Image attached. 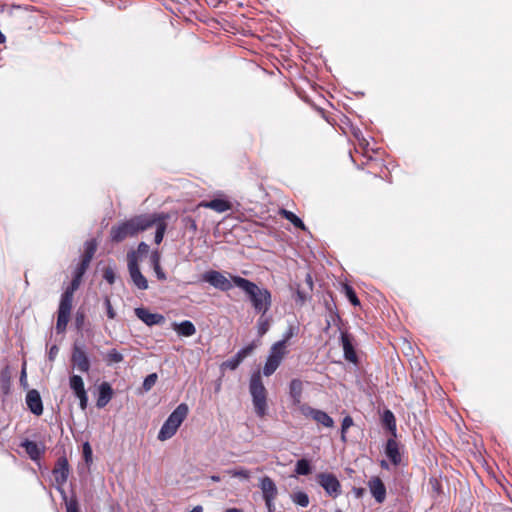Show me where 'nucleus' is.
I'll list each match as a JSON object with an SVG mask.
<instances>
[{"mask_svg":"<svg viewBox=\"0 0 512 512\" xmlns=\"http://www.w3.org/2000/svg\"><path fill=\"white\" fill-rule=\"evenodd\" d=\"M230 279H232L236 287L240 288L247 295L255 313H268L272 306V294L267 288L260 287L255 282L238 275L230 274Z\"/></svg>","mask_w":512,"mask_h":512,"instance_id":"nucleus-1","label":"nucleus"},{"mask_svg":"<svg viewBox=\"0 0 512 512\" xmlns=\"http://www.w3.org/2000/svg\"><path fill=\"white\" fill-rule=\"evenodd\" d=\"M154 223L155 220L149 217L148 214L136 215L116 226H112L110 238L113 242H122L128 237H134L138 233L148 230L154 226Z\"/></svg>","mask_w":512,"mask_h":512,"instance_id":"nucleus-2","label":"nucleus"},{"mask_svg":"<svg viewBox=\"0 0 512 512\" xmlns=\"http://www.w3.org/2000/svg\"><path fill=\"white\" fill-rule=\"evenodd\" d=\"M81 279L82 278H77V276L74 275L70 286L61 295L57 313V333H63L67 328V324L69 322L72 309L73 294L74 291L78 289Z\"/></svg>","mask_w":512,"mask_h":512,"instance_id":"nucleus-3","label":"nucleus"},{"mask_svg":"<svg viewBox=\"0 0 512 512\" xmlns=\"http://www.w3.org/2000/svg\"><path fill=\"white\" fill-rule=\"evenodd\" d=\"M188 412L189 408L186 403L179 404L163 423L157 438L160 441H166L172 438L176 434L180 425L186 419Z\"/></svg>","mask_w":512,"mask_h":512,"instance_id":"nucleus-4","label":"nucleus"},{"mask_svg":"<svg viewBox=\"0 0 512 512\" xmlns=\"http://www.w3.org/2000/svg\"><path fill=\"white\" fill-rule=\"evenodd\" d=\"M249 391L252 397L255 413L258 417H264L267 413V391L262 382L259 371L251 375Z\"/></svg>","mask_w":512,"mask_h":512,"instance_id":"nucleus-5","label":"nucleus"},{"mask_svg":"<svg viewBox=\"0 0 512 512\" xmlns=\"http://www.w3.org/2000/svg\"><path fill=\"white\" fill-rule=\"evenodd\" d=\"M52 474L57 484L56 489L60 493L62 500H69V497L63 489V485L67 482L70 474V467L66 456H61L57 459Z\"/></svg>","mask_w":512,"mask_h":512,"instance_id":"nucleus-6","label":"nucleus"},{"mask_svg":"<svg viewBox=\"0 0 512 512\" xmlns=\"http://www.w3.org/2000/svg\"><path fill=\"white\" fill-rule=\"evenodd\" d=\"M71 361L73 366L82 373H88L91 367L90 359L83 343L75 342L72 347Z\"/></svg>","mask_w":512,"mask_h":512,"instance_id":"nucleus-7","label":"nucleus"},{"mask_svg":"<svg viewBox=\"0 0 512 512\" xmlns=\"http://www.w3.org/2000/svg\"><path fill=\"white\" fill-rule=\"evenodd\" d=\"M202 281L223 292L229 291L234 285L232 279L229 280L223 273L217 270H209L203 273Z\"/></svg>","mask_w":512,"mask_h":512,"instance_id":"nucleus-8","label":"nucleus"},{"mask_svg":"<svg viewBox=\"0 0 512 512\" xmlns=\"http://www.w3.org/2000/svg\"><path fill=\"white\" fill-rule=\"evenodd\" d=\"M316 479L329 496L336 498L341 494V484L334 474L322 472L316 476Z\"/></svg>","mask_w":512,"mask_h":512,"instance_id":"nucleus-9","label":"nucleus"},{"mask_svg":"<svg viewBox=\"0 0 512 512\" xmlns=\"http://www.w3.org/2000/svg\"><path fill=\"white\" fill-rule=\"evenodd\" d=\"M128 269L133 284L140 290H146L148 288V281L140 271L134 251L128 253Z\"/></svg>","mask_w":512,"mask_h":512,"instance_id":"nucleus-10","label":"nucleus"},{"mask_svg":"<svg viewBox=\"0 0 512 512\" xmlns=\"http://www.w3.org/2000/svg\"><path fill=\"white\" fill-rule=\"evenodd\" d=\"M303 415L307 417H311L318 424L323 425L327 428H332L334 426V420L330 417L325 411L312 408L310 406H303L301 408Z\"/></svg>","mask_w":512,"mask_h":512,"instance_id":"nucleus-11","label":"nucleus"},{"mask_svg":"<svg viewBox=\"0 0 512 512\" xmlns=\"http://www.w3.org/2000/svg\"><path fill=\"white\" fill-rule=\"evenodd\" d=\"M259 488L264 502L275 501L278 496V488L269 476H263L259 480Z\"/></svg>","mask_w":512,"mask_h":512,"instance_id":"nucleus-12","label":"nucleus"},{"mask_svg":"<svg viewBox=\"0 0 512 512\" xmlns=\"http://www.w3.org/2000/svg\"><path fill=\"white\" fill-rule=\"evenodd\" d=\"M367 486L375 501L378 504H382L386 499V486L378 476H372Z\"/></svg>","mask_w":512,"mask_h":512,"instance_id":"nucleus-13","label":"nucleus"},{"mask_svg":"<svg viewBox=\"0 0 512 512\" xmlns=\"http://www.w3.org/2000/svg\"><path fill=\"white\" fill-rule=\"evenodd\" d=\"M136 316L147 326L161 325L165 322V317L159 313H151L146 308H136Z\"/></svg>","mask_w":512,"mask_h":512,"instance_id":"nucleus-14","label":"nucleus"},{"mask_svg":"<svg viewBox=\"0 0 512 512\" xmlns=\"http://www.w3.org/2000/svg\"><path fill=\"white\" fill-rule=\"evenodd\" d=\"M148 216L155 220L154 226H156V231L154 241L156 244H160L167 228L166 220L169 218V215L165 213H154L148 214Z\"/></svg>","mask_w":512,"mask_h":512,"instance_id":"nucleus-15","label":"nucleus"},{"mask_svg":"<svg viewBox=\"0 0 512 512\" xmlns=\"http://www.w3.org/2000/svg\"><path fill=\"white\" fill-rule=\"evenodd\" d=\"M344 358L352 363H356L358 358L353 346V337L347 332H341L340 336Z\"/></svg>","mask_w":512,"mask_h":512,"instance_id":"nucleus-16","label":"nucleus"},{"mask_svg":"<svg viewBox=\"0 0 512 512\" xmlns=\"http://www.w3.org/2000/svg\"><path fill=\"white\" fill-rule=\"evenodd\" d=\"M26 404L28 409L36 416H40L43 413V403L40 393L32 389L26 394Z\"/></svg>","mask_w":512,"mask_h":512,"instance_id":"nucleus-17","label":"nucleus"},{"mask_svg":"<svg viewBox=\"0 0 512 512\" xmlns=\"http://www.w3.org/2000/svg\"><path fill=\"white\" fill-rule=\"evenodd\" d=\"M200 207L209 208L218 213H223L232 209V203L227 199L215 198L210 201H202Z\"/></svg>","mask_w":512,"mask_h":512,"instance_id":"nucleus-18","label":"nucleus"},{"mask_svg":"<svg viewBox=\"0 0 512 512\" xmlns=\"http://www.w3.org/2000/svg\"><path fill=\"white\" fill-rule=\"evenodd\" d=\"M385 454L393 465L398 466L401 463L399 444L394 437L387 440L385 446Z\"/></svg>","mask_w":512,"mask_h":512,"instance_id":"nucleus-19","label":"nucleus"},{"mask_svg":"<svg viewBox=\"0 0 512 512\" xmlns=\"http://www.w3.org/2000/svg\"><path fill=\"white\" fill-rule=\"evenodd\" d=\"M113 389L108 382H102L98 387V398L96 406L98 408H104L112 399Z\"/></svg>","mask_w":512,"mask_h":512,"instance_id":"nucleus-20","label":"nucleus"},{"mask_svg":"<svg viewBox=\"0 0 512 512\" xmlns=\"http://www.w3.org/2000/svg\"><path fill=\"white\" fill-rule=\"evenodd\" d=\"M21 446L25 449L32 461H37L44 454L45 447L38 445L36 442L26 439Z\"/></svg>","mask_w":512,"mask_h":512,"instance_id":"nucleus-21","label":"nucleus"},{"mask_svg":"<svg viewBox=\"0 0 512 512\" xmlns=\"http://www.w3.org/2000/svg\"><path fill=\"white\" fill-rule=\"evenodd\" d=\"M174 331L182 337H191L196 333V327L190 320L172 324Z\"/></svg>","mask_w":512,"mask_h":512,"instance_id":"nucleus-22","label":"nucleus"},{"mask_svg":"<svg viewBox=\"0 0 512 512\" xmlns=\"http://www.w3.org/2000/svg\"><path fill=\"white\" fill-rule=\"evenodd\" d=\"M303 391V384L300 379H293L289 384V395L293 400L294 404H299L301 402Z\"/></svg>","mask_w":512,"mask_h":512,"instance_id":"nucleus-23","label":"nucleus"},{"mask_svg":"<svg viewBox=\"0 0 512 512\" xmlns=\"http://www.w3.org/2000/svg\"><path fill=\"white\" fill-rule=\"evenodd\" d=\"M382 423L387 428V430L391 433L392 437L396 438L397 436V427H396V419L392 411L385 410L382 415Z\"/></svg>","mask_w":512,"mask_h":512,"instance_id":"nucleus-24","label":"nucleus"},{"mask_svg":"<svg viewBox=\"0 0 512 512\" xmlns=\"http://www.w3.org/2000/svg\"><path fill=\"white\" fill-rule=\"evenodd\" d=\"M103 359L107 366H112L122 362L124 360V356L118 350L110 349L103 355Z\"/></svg>","mask_w":512,"mask_h":512,"instance_id":"nucleus-25","label":"nucleus"},{"mask_svg":"<svg viewBox=\"0 0 512 512\" xmlns=\"http://www.w3.org/2000/svg\"><path fill=\"white\" fill-rule=\"evenodd\" d=\"M286 353L287 351L284 342L277 341L272 345L268 356L274 357V359L281 362Z\"/></svg>","mask_w":512,"mask_h":512,"instance_id":"nucleus-26","label":"nucleus"},{"mask_svg":"<svg viewBox=\"0 0 512 512\" xmlns=\"http://www.w3.org/2000/svg\"><path fill=\"white\" fill-rule=\"evenodd\" d=\"M69 385L72 391L74 392L75 396L79 395L80 393L86 392L83 379L79 375H72L69 379Z\"/></svg>","mask_w":512,"mask_h":512,"instance_id":"nucleus-27","label":"nucleus"},{"mask_svg":"<svg viewBox=\"0 0 512 512\" xmlns=\"http://www.w3.org/2000/svg\"><path fill=\"white\" fill-rule=\"evenodd\" d=\"M271 323V317L267 316V314H260V317L257 320V333L258 336L262 337L265 335L269 328Z\"/></svg>","mask_w":512,"mask_h":512,"instance_id":"nucleus-28","label":"nucleus"},{"mask_svg":"<svg viewBox=\"0 0 512 512\" xmlns=\"http://www.w3.org/2000/svg\"><path fill=\"white\" fill-rule=\"evenodd\" d=\"M280 214L286 220L291 222L296 228L303 229V230L305 229V225H304L303 221L297 215H295L292 211L282 209L280 211Z\"/></svg>","mask_w":512,"mask_h":512,"instance_id":"nucleus-29","label":"nucleus"},{"mask_svg":"<svg viewBox=\"0 0 512 512\" xmlns=\"http://www.w3.org/2000/svg\"><path fill=\"white\" fill-rule=\"evenodd\" d=\"M312 471V467L310 461L302 458L296 462L295 465V473L298 475L306 476L309 475Z\"/></svg>","mask_w":512,"mask_h":512,"instance_id":"nucleus-30","label":"nucleus"},{"mask_svg":"<svg viewBox=\"0 0 512 512\" xmlns=\"http://www.w3.org/2000/svg\"><path fill=\"white\" fill-rule=\"evenodd\" d=\"M280 364V361L274 359V357L268 356L263 367V374L267 377L271 376L277 370Z\"/></svg>","mask_w":512,"mask_h":512,"instance_id":"nucleus-31","label":"nucleus"},{"mask_svg":"<svg viewBox=\"0 0 512 512\" xmlns=\"http://www.w3.org/2000/svg\"><path fill=\"white\" fill-rule=\"evenodd\" d=\"M291 500L294 504L306 508L309 505V496L303 491L294 492L291 495Z\"/></svg>","mask_w":512,"mask_h":512,"instance_id":"nucleus-32","label":"nucleus"},{"mask_svg":"<svg viewBox=\"0 0 512 512\" xmlns=\"http://www.w3.org/2000/svg\"><path fill=\"white\" fill-rule=\"evenodd\" d=\"M242 363V361L237 358L236 355L232 356L231 358L227 359L226 361L222 362L220 368L221 370H236L238 366Z\"/></svg>","mask_w":512,"mask_h":512,"instance_id":"nucleus-33","label":"nucleus"},{"mask_svg":"<svg viewBox=\"0 0 512 512\" xmlns=\"http://www.w3.org/2000/svg\"><path fill=\"white\" fill-rule=\"evenodd\" d=\"M96 252V242L95 240H89L85 243V252L82 258L87 260H92L94 254Z\"/></svg>","mask_w":512,"mask_h":512,"instance_id":"nucleus-34","label":"nucleus"},{"mask_svg":"<svg viewBox=\"0 0 512 512\" xmlns=\"http://www.w3.org/2000/svg\"><path fill=\"white\" fill-rule=\"evenodd\" d=\"M66 512H79V503L76 495L73 493L69 500L64 501Z\"/></svg>","mask_w":512,"mask_h":512,"instance_id":"nucleus-35","label":"nucleus"},{"mask_svg":"<svg viewBox=\"0 0 512 512\" xmlns=\"http://www.w3.org/2000/svg\"><path fill=\"white\" fill-rule=\"evenodd\" d=\"M353 425V418L349 415L345 416L341 424V440L346 442L347 430Z\"/></svg>","mask_w":512,"mask_h":512,"instance_id":"nucleus-36","label":"nucleus"},{"mask_svg":"<svg viewBox=\"0 0 512 512\" xmlns=\"http://www.w3.org/2000/svg\"><path fill=\"white\" fill-rule=\"evenodd\" d=\"M344 291L345 295L348 298V300L351 302L352 305L358 306L360 304V301L354 291V289L349 285H344Z\"/></svg>","mask_w":512,"mask_h":512,"instance_id":"nucleus-37","label":"nucleus"},{"mask_svg":"<svg viewBox=\"0 0 512 512\" xmlns=\"http://www.w3.org/2000/svg\"><path fill=\"white\" fill-rule=\"evenodd\" d=\"M157 379L158 376L156 373H151L148 376H146L142 384L143 390L145 392L150 391L152 387L155 385Z\"/></svg>","mask_w":512,"mask_h":512,"instance_id":"nucleus-38","label":"nucleus"},{"mask_svg":"<svg viewBox=\"0 0 512 512\" xmlns=\"http://www.w3.org/2000/svg\"><path fill=\"white\" fill-rule=\"evenodd\" d=\"M255 347L256 346L254 343H250V344L246 345L245 347L241 348L235 355L237 356V358H239L241 361H243L246 357H248L249 355L252 354Z\"/></svg>","mask_w":512,"mask_h":512,"instance_id":"nucleus-39","label":"nucleus"},{"mask_svg":"<svg viewBox=\"0 0 512 512\" xmlns=\"http://www.w3.org/2000/svg\"><path fill=\"white\" fill-rule=\"evenodd\" d=\"M90 262H91L90 260L82 258L80 263L78 264V266L76 267V269L74 271V275L77 276V278H82L83 275L85 274Z\"/></svg>","mask_w":512,"mask_h":512,"instance_id":"nucleus-40","label":"nucleus"},{"mask_svg":"<svg viewBox=\"0 0 512 512\" xmlns=\"http://www.w3.org/2000/svg\"><path fill=\"white\" fill-rule=\"evenodd\" d=\"M229 474L232 477H238V478H242V479H245V480H248L250 478V476H251L250 471L248 469H245V468H239V469L230 470Z\"/></svg>","mask_w":512,"mask_h":512,"instance_id":"nucleus-41","label":"nucleus"},{"mask_svg":"<svg viewBox=\"0 0 512 512\" xmlns=\"http://www.w3.org/2000/svg\"><path fill=\"white\" fill-rule=\"evenodd\" d=\"M93 451H92V448H91V445L89 444V442H85L83 444V458L86 462V464H91L93 459Z\"/></svg>","mask_w":512,"mask_h":512,"instance_id":"nucleus-42","label":"nucleus"},{"mask_svg":"<svg viewBox=\"0 0 512 512\" xmlns=\"http://www.w3.org/2000/svg\"><path fill=\"white\" fill-rule=\"evenodd\" d=\"M103 278L109 283V284H113L115 282V279H116V275H115V272H114V269L112 267H106L104 270H103Z\"/></svg>","mask_w":512,"mask_h":512,"instance_id":"nucleus-43","label":"nucleus"},{"mask_svg":"<svg viewBox=\"0 0 512 512\" xmlns=\"http://www.w3.org/2000/svg\"><path fill=\"white\" fill-rule=\"evenodd\" d=\"M296 334V328L294 326H289L288 329L284 332L282 339L279 342H284L286 346L287 342Z\"/></svg>","mask_w":512,"mask_h":512,"instance_id":"nucleus-44","label":"nucleus"},{"mask_svg":"<svg viewBox=\"0 0 512 512\" xmlns=\"http://www.w3.org/2000/svg\"><path fill=\"white\" fill-rule=\"evenodd\" d=\"M183 223L187 228H189L191 231L196 232L197 231V223L194 218L190 216H186L182 219Z\"/></svg>","mask_w":512,"mask_h":512,"instance_id":"nucleus-45","label":"nucleus"},{"mask_svg":"<svg viewBox=\"0 0 512 512\" xmlns=\"http://www.w3.org/2000/svg\"><path fill=\"white\" fill-rule=\"evenodd\" d=\"M104 304H105V307H106V312H107V316L109 319H114L115 316H116V313L112 307V304H111V301L109 299V297H106L105 300H104Z\"/></svg>","mask_w":512,"mask_h":512,"instance_id":"nucleus-46","label":"nucleus"},{"mask_svg":"<svg viewBox=\"0 0 512 512\" xmlns=\"http://www.w3.org/2000/svg\"><path fill=\"white\" fill-rule=\"evenodd\" d=\"M78 399H79V405H80V408L82 410H85L87 408V404H88V396H87V393L84 392V393H80L79 395L76 396Z\"/></svg>","mask_w":512,"mask_h":512,"instance_id":"nucleus-47","label":"nucleus"},{"mask_svg":"<svg viewBox=\"0 0 512 512\" xmlns=\"http://www.w3.org/2000/svg\"><path fill=\"white\" fill-rule=\"evenodd\" d=\"M150 260H151V264H152L153 268L156 267V266H159L160 265V254H159V252L158 251L152 252Z\"/></svg>","mask_w":512,"mask_h":512,"instance_id":"nucleus-48","label":"nucleus"},{"mask_svg":"<svg viewBox=\"0 0 512 512\" xmlns=\"http://www.w3.org/2000/svg\"><path fill=\"white\" fill-rule=\"evenodd\" d=\"M59 352V348L57 345H52L48 351V359L50 361H54V359L56 358L57 354Z\"/></svg>","mask_w":512,"mask_h":512,"instance_id":"nucleus-49","label":"nucleus"},{"mask_svg":"<svg viewBox=\"0 0 512 512\" xmlns=\"http://www.w3.org/2000/svg\"><path fill=\"white\" fill-rule=\"evenodd\" d=\"M149 252V245L145 242H140L137 247V253L140 255L147 254Z\"/></svg>","mask_w":512,"mask_h":512,"instance_id":"nucleus-50","label":"nucleus"},{"mask_svg":"<svg viewBox=\"0 0 512 512\" xmlns=\"http://www.w3.org/2000/svg\"><path fill=\"white\" fill-rule=\"evenodd\" d=\"M153 269H154V272L159 280H166V274L163 271V269L161 268V265L156 266Z\"/></svg>","mask_w":512,"mask_h":512,"instance_id":"nucleus-51","label":"nucleus"},{"mask_svg":"<svg viewBox=\"0 0 512 512\" xmlns=\"http://www.w3.org/2000/svg\"><path fill=\"white\" fill-rule=\"evenodd\" d=\"M84 314L83 313H79L77 312L76 314V317H75V324L77 326V328H81L83 323H84Z\"/></svg>","mask_w":512,"mask_h":512,"instance_id":"nucleus-52","label":"nucleus"},{"mask_svg":"<svg viewBox=\"0 0 512 512\" xmlns=\"http://www.w3.org/2000/svg\"><path fill=\"white\" fill-rule=\"evenodd\" d=\"M268 512H276L275 501L265 502Z\"/></svg>","mask_w":512,"mask_h":512,"instance_id":"nucleus-53","label":"nucleus"},{"mask_svg":"<svg viewBox=\"0 0 512 512\" xmlns=\"http://www.w3.org/2000/svg\"><path fill=\"white\" fill-rule=\"evenodd\" d=\"M364 491H365V490H364L363 488H361V487H360V488H356V487H355V488H353V492H354V494H355V496H356L357 498L362 497V496H363V494H364Z\"/></svg>","mask_w":512,"mask_h":512,"instance_id":"nucleus-54","label":"nucleus"},{"mask_svg":"<svg viewBox=\"0 0 512 512\" xmlns=\"http://www.w3.org/2000/svg\"><path fill=\"white\" fill-rule=\"evenodd\" d=\"M297 296L301 302H304L305 296L301 291H297Z\"/></svg>","mask_w":512,"mask_h":512,"instance_id":"nucleus-55","label":"nucleus"},{"mask_svg":"<svg viewBox=\"0 0 512 512\" xmlns=\"http://www.w3.org/2000/svg\"><path fill=\"white\" fill-rule=\"evenodd\" d=\"M381 467L384 468V469H388L389 466H388V463L385 461V460H382L381 463H380Z\"/></svg>","mask_w":512,"mask_h":512,"instance_id":"nucleus-56","label":"nucleus"},{"mask_svg":"<svg viewBox=\"0 0 512 512\" xmlns=\"http://www.w3.org/2000/svg\"><path fill=\"white\" fill-rule=\"evenodd\" d=\"M211 480L214 482H219L221 480V478L218 475H212Z\"/></svg>","mask_w":512,"mask_h":512,"instance_id":"nucleus-57","label":"nucleus"},{"mask_svg":"<svg viewBox=\"0 0 512 512\" xmlns=\"http://www.w3.org/2000/svg\"><path fill=\"white\" fill-rule=\"evenodd\" d=\"M226 512H242V510H240L238 508H229L226 510Z\"/></svg>","mask_w":512,"mask_h":512,"instance_id":"nucleus-58","label":"nucleus"},{"mask_svg":"<svg viewBox=\"0 0 512 512\" xmlns=\"http://www.w3.org/2000/svg\"><path fill=\"white\" fill-rule=\"evenodd\" d=\"M23 377H25V370H24V369L22 370V377H21V379H22Z\"/></svg>","mask_w":512,"mask_h":512,"instance_id":"nucleus-59","label":"nucleus"},{"mask_svg":"<svg viewBox=\"0 0 512 512\" xmlns=\"http://www.w3.org/2000/svg\"><path fill=\"white\" fill-rule=\"evenodd\" d=\"M335 512H341V510H337V511H335Z\"/></svg>","mask_w":512,"mask_h":512,"instance_id":"nucleus-60","label":"nucleus"}]
</instances>
